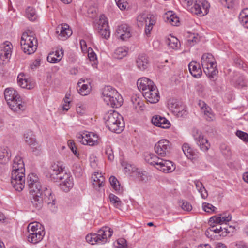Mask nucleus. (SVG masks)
I'll list each match as a JSON object with an SVG mask.
<instances>
[{
    "label": "nucleus",
    "mask_w": 248,
    "mask_h": 248,
    "mask_svg": "<svg viewBox=\"0 0 248 248\" xmlns=\"http://www.w3.org/2000/svg\"><path fill=\"white\" fill-rule=\"evenodd\" d=\"M189 70L191 75L195 78H199L202 74V71L199 63L191 62L188 65Z\"/></svg>",
    "instance_id": "31"
},
{
    "label": "nucleus",
    "mask_w": 248,
    "mask_h": 248,
    "mask_svg": "<svg viewBox=\"0 0 248 248\" xmlns=\"http://www.w3.org/2000/svg\"><path fill=\"white\" fill-rule=\"evenodd\" d=\"M223 4L225 5L228 8H231L234 4V0H219Z\"/></svg>",
    "instance_id": "63"
},
{
    "label": "nucleus",
    "mask_w": 248,
    "mask_h": 248,
    "mask_svg": "<svg viewBox=\"0 0 248 248\" xmlns=\"http://www.w3.org/2000/svg\"><path fill=\"white\" fill-rule=\"evenodd\" d=\"M148 59L145 55H140L137 60V65L141 70H144L147 68L148 65Z\"/></svg>",
    "instance_id": "36"
},
{
    "label": "nucleus",
    "mask_w": 248,
    "mask_h": 248,
    "mask_svg": "<svg viewBox=\"0 0 248 248\" xmlns=\"http://www.w3.org/2000/svg\"><path fill=\"white\" fill-rule=\"evenodd\" d=\"M26 16L31 21H34L37 18L36 11L33 7L31 6L26 9Z\"/></svg>",
    "instance_id": "42"
},
{
    "label": "nucleus",
    "mask_w": 248,
    "mask_h": 248,
    "mask_svg": "<svg viewBox=\"0 0 248 248\" xmlns=\"http://www.w3.org/2000/svg\"><path fill=\"white\" fill-rule=\"evenodd\" d=\"M70 96V93H66L65 97L63 98L62 103V107L63 110L67 111L70 108V104L71 102Z\"/></svg>",
    "instance_id": "49"
},
{
    "label": "nucleus",
    "mask_w": 248,
    "mask_h": 248,
    "mask_svg": "<svg viewBox=\"0 0 248 248\" xmlns=\"http://www.w3.org/2000/svg\"><path fill=\"white\" fill-rule=\"evenodd\" d=\"M133 107L138 111H141L144 108V102L142 99L136 95L133 96L131 98Z\"/></svg>",
    "instance_id": "35"
},
{
    "label": "nucleus",
    "mask_w": 248,
    "mask_h": 248,
    "mask_svg": "<svg viewBox=\"0 0 248 248\" xmlns=\"http://www.w3.org/2000/svg\"><path fill=\"white\" fill-rule=\"evenodd\" d=\"M220 227H215L213 225L211 227L208 228L205 232L207 237L210 239H214L218 236L220 232Z\"/></svg>",
    "instance_id": "37"
},
{
    "label": "nucleus",
    "mask_w": 248,
    "mask_h": 248,
    "mask_svg": "<svg viewBox=\"0 0 248 248\" xmlns=\"http://www.w3.org/2000/svg\"><path fill=\"white\" fill-rule=\"evenodd\" d=\"M236 135L244 141H248V134L241 131H237Z\"/></svg>",
    "instance_id": "62"
},
{
    "label": "nucleus",
    "mask_w": 248,
    "mask_h": 248,
    "mask_svg": "<svg viewBox=\"0 0 248 248\" xmlns=\"http://www.w3.org/2000/svg\"><path fill=\"white\" fill-rule=\"evenodd\" d=\"M201 62L204 73L209 78H213L217 74V63L212 54L209 53L203 54Z\"/></svg>",
    "instance_id": "5"
},
{
    "label": "nucleus",
    "mask_w": 248,
    "mask_h": 248,
    "mask_svg": "<svg viewBox=\"0 0 248 248\" xmlns=\"http://www.w3.org/2000/svg\"><path fill=\"white\" fill-rule=\"evenodd\" d=\"M128 51V48L125 46L118 47L114 51V57L116 59H122L127 55Z\"/></svg>",
    "instance_id": "38"
},
{
    "label": "nucleus",
    "mask_w": 248,
    "mask_h": 248,
    "mask_svg": "<svg viewBox=\"0 0 248 248\" xmlns=\"http://www.w3.org/2000/svg\"><path fill=\"white\" fill-rule=\"evenodd\" d=\"M239 18L241 23L244 21L247 22V20L248 19V8H245L241 12Z\"/></svg>",
    "instance_id": "57"
},
{
    "label": "nucleus",
    "mask_w": 248,
    "mask_h": 248,
    "mask_svg": "<svg viewBox=\"0 0 248 248\" xmlns=\"http://www.w3.org/2000/svg\"><path fill=\"white\" fill-rule=\"evenodd\" d=\"M110 202L116 207H119L121 206V202L120 199L113 194L109 195Z\"/></svg>",
    "instance_id": "55"
},
{
    "label": "nucleus",
    "mask_w": 248,
    "mask_h": 248,
    "mask_svg": "<svg viewBox=\"0 0 248 248\" xmlns=\"http://www.w3.org/2000/svg\"><path fill=\"white\" fill-rule=\"evenodd\" d=\"M171 148V143L166 139L160 140L155 146V153L162 157H164L169 154Z\"/></svg>",
    "instance_id": "11"
},
{
    "label": "nucleus",
    "mask_w": 248,
    "mask_h": 248,
    "mask_svg": "<svg viewBox=\"0 0 248 248\" xmlns=\"http://www.w3.org/2000/svg\"><path fill=\"white\" fill-rule=\"evenodd\" d=\"M77 138L79 141L84 145L95 146L99 144L101 139L99 136L93 132L83 131L77 135Z\"/></svg>",
    "instance_id": "6"
},
{
    "label": "nucleus",
    "mask_w": 248,
    "mask_h": 248,
    "mask_svg": "<svg viewBox=\"0 0 248 248\" xmlns=\"http://www.w3.org/2000/svg\"><path fill=\"white\" fill-rule=\"evenodd\" d=\"M7 104L11 109L15 112L23 111L26 108V104L23 101L20 95L18 98H15Z\"/></svg>",
    "instance_id": "17"
},
{
    "label": "nucleus",
    "mask_w": 248,
    "mask_h": 248,
    "mask_svg": "<svg viewBox=\"0 0 248 248\" xmlns=\"http://www.w3.org/2000/svg\"><path fill=\"white\" fill-rule=\"evenodd\" d=\"M153 157L156 160V161L151 162V163L155 164V168L158 170L164 173H170L175 170V165L172 161L160 159L156 156H154Z\"/></svg>",
    "instance_id": "7"
},
{
    "label": "nucleus",
    "mask_w": 248,
    "mask_h": 248,
    "mask_svg": "<svg viewBox=\"0 0 248 248\" xmlns=\"http://www.w3.org/2000/svg\"><path fill=\"white\" fill-rule=\"evenodd\" d=\"M10 157L8 149L6 148L0 149V162L1 163L7 162Z\"/></svg>",
    "instance_id": "46"
},
{
    "label": "nucleus",
    "mask_w": 248,
    "mask_h": 248,
    "mask_svg": "<svg viewBox=\"0 0 248 248\" xmlns=\"http://www.w3.org/2000/svg\"><path fill=\"white\" fill-rule=\"evenodd\" d=\"M27 182L29 186L33 185V184H34L36 183H40L38 176L36 174L33 173H31L29 174Z\"/></svg>",
    "instance_id": "54"
},
{
    "label": "nucleus",
    "mask_w": 248,
    "mask_h": 248,
    "mask_svg": "<svg viewBox=\"0 0 248 248\" xmlns=\"http://www.w3.org/2000/svg\"><path fill=\"white\" fill-rule=\"evenodd\" d=\"M24 137L25 142L31 147L33 151L40 149V145L36 141L31 131H28L25 133Z\"/></svg>",
    "instance_id": "22"
},
{
    "label": "nucleus",
    "mask_w": 248,
    "mask_h": 248,
    "mask_svg": "<svg viewBox=\"0 0 248 248\" xmlns=\"http://www.w3.org/2000/svg\"><path fill=\"white\" fill-rule=\"evenodd\" d=\"M86 241L91 245L99 243L96 233L88 234L86 237Z\"/></svg>",
    "instance_id": "50"
},
{
    "label": "nucleus",
    "mask_w": 248,
    "mask_h": 248,
    "mask_svg": "<svg viewBox=\"0 0 248 248\" xmlns=\"http://www.w3.org/2000/svg\"><path fill=\"white\" fill-rule=\"evenodd\" d=\"M41 193L35 194L32 195L33 200L32 202L36 207L40 206L43 202V198L41 197Z\"/></svg>",
    "instance_id": "51"
},
{
    "label": "nucleus",
    "mask_w": 248,
    "mask_h": 248,
    "mask_svg": "<svg viewBox=\"0 0 248 248\" xmlns=\"http://www.w3.org/2000/svg\"><path fill=\"white\" fill-rule=\"evenodd\" d=\"M152 123L155 126L167 129L170 127V123L165 117L155 116L152 119Z\"/></svg>",
    "instance_id": "25"
},
{
    "label": "nucleus",
    "mask_w": 248,
    "mask_h": 248,
    "mask_svg": "<svg viewBox=\"0 0 248 248\" xmlns=\"http://www.w3.org/2000/svg\"><path fill=\"white\" fill-rule=\"evenodd\" d=\"M209 3L205 0H197L189 11L191 13L202 16L207 14L209 9Z\"/></svg>",
    "instance_id": "8"
},
{
    "label": "nucleus",
    "mask_w": 248,
    "mask_h": 248,
    "mask_svg": "<svg viewBox=\"0 0 248 248\" xmlns=\"http://www.w3.org/2000/svg\"><path fill=\"white\" fill-rule=\"evenodd\" d=\"M77 89L82 95H88L91 90V82L88 79H80L78 83Z\"/></svg>",
    "instance_id": "21"
},
{
    "label": "nucleus",
    "mask_w": 248,
    "mask_h": 248,
    "mask_svg": "<svg viewBox=\"0 0 248 248\" xmlns=\"http://www.w3.org/2000/svg\"><path fill=\"white\" fill-rule=\"evenodd\" d=\"M91 182L93 187L97 189L104 186L105 178L101 173L95 172L92 175Z\"/></svg>",
    "instance_id": "27"
},
{
    "label": "nucleus",
    "mask_w": 248,
    "mask_h": 248,
    "mask_svg": "<svg viewBox=\"0 0 248 248\" xmlns=\"http://www.w3.org/2000/svg\"><path fill=\"white\" fill-rule=\"evenodd\" d=\"M137 20L139 26H143L144 24L147 25L149 22H151V24H155L156 18L153 15L141 14L137 16Z\"/></svg>",
    "instance_id": "24"
},
{
    "label": "nucleus",
    "mask_w": 248,
    "mask_h": 248,
    "mask_svg": "<svg viewBox=\"0 0 248 248\" xmlns=\"http://www.w3.org/2000/svg\"><path fill=\"white\" fill-rule=\"evenodd\" d=\"M25 171L24 163L22 158L19 156H16L14 160L12 172H25Z\"/></svg>",
    "instance_id": "30"
},
{
    "label": "nucleus",
    "mask_w": 248,
    "mask_h": 248,
    "mask_svg": "<svg viewBox=\"0 0 248 248\" xmlns=\"http://www.w3.org/2000/svg\"><path fill=\"white\" fill-rule=\"evenodd\" d=\"M182 149L185 155L189 159H192L195 155V153L188 144H184Z\"/></svg>",
    "instance_id": "41"
},
{
    "label": "nucleus",
    "mask_w": 248,
    "mask_h": 248,
    "mask_svg": "<svg viewBox=\"0 0 248 248\" xmlns=\"http://www.w3.org/2000/svg\"><path fill=\"white\" fill-rule=\"evenodd\" d=\"M63 169L64 167L62 165L54 163L48 169V174L50 177L54 178L55 176H57L62 172Z\"/></svg>",
    "instance_id": "34"
},
{
    "label": "nucleus",
    "mask_w": 248,
    "mask_h": 248,
    "mask_svg": "<svg viewBox=\"0 0 248 248\" xmlns=\"http://www.w3.org/2000/svg\"><path fill=\"white\" fill-rule=\"evenodd\" d=\"M63 56V51L62 49H57L49 53L47 60V61L51 63H56L59 62Z\"/></svg>",
    "instance_id": "28"
},
{
    "label": "nucleus",
    "mask_w": 248,
    "mask_h": 248,
    "mask_svg": "<svg viewBox=\"0 0 248 248\" xmlns=\"http://www.w3.org/2000/svg\"><path fill=\"white\" fill-rule=\"evenodd\" d=\"M118 7L121 10H127L131 7L130 4L126 0H115Z\"/></svg>",
    "instance_id": "47"
},
{
    "label": "nucleus",
    "mask_w": 248,
    "mask_h": 248,
    "mask_svg": "<svg viewBox=\"0 0 248 248\" xmlns=\"http://www.w3.org/2000/svg\"><path fill=\"white\" fill-rule=\"evenodd\" d=\"M28 235L27 240L29 242L36 244L42 241L45 231L43 225L38 222H33L29 224L27 227Z\"/></svg>",
    "instance_id": "3"
},
{
    "label": "nucleus",
    "mask_w": 248,
    "mask_h": 248,
    "mask_svg": "<svg viewBox=\"0 0 248 248\" xmlns=\"http://www.w3.org/2000/svg\"><path fill=\"white\" fill-rule=\"evenodd\" d=\"M205 118L208 121H211L215 119V115L210 107H206L203 112Z\"/></svg>",
    "instance_id": "52"
},
{
    "label": "nucleus",
    "mask_w": 248,
    "mask_h": 248,
    "mask_svg": "<svg viewBox=\"0 0 248 248\" xmlns=\"http://www.w3.org/2000/svg\"><path fill=\"white\" fill-rule=\"evenodd\" d=\"M137 85L138 89L142 92L143 94L145 92L156 86L151 80L145 77L139 78L137 81Z\"/></svg>",
    "instance_id": "13"
},
{
    "label": "nucleus",
    "mask_w": 248,
    "mask_h": 248,
    "mask_svg": "<svg viewBox=\"0 0 248 248\" xmlns=\"http://www.w3.org/2000/svg\"><path fill=\"white\" fill-rule=\"evenodd\" d=\"M143 95L147 101L151 103L158 102L160 98L159 93L156 86L145 92Z\"/></svg>",
    "instance_id": "20"
},
{
    "label": "nucleus",
    "mask_w": 248,
    "mask_h": 248,
    "mask_svg": "<svg viewBox=\"0 0 248 248\" xmlns=\"http://www.w3.org/2000/svg\"><path fill=\"white\" fill-rule=\"evenodd\" d=\"M25 172H14L11 173V184L18 191H22L25 187Z\"/></svg>",
    "instance_id": "9"
},
{
    "label": "nucleus",
    "mask_w": 248,
    "mask_h": 248,
    "mask_svg": "<svg viewBox=\"0 0 248 248\" xmlns=\"http://www.w3.org/2000/svg\"><path fill=\"white\" fill-rule=\"evenodd\" d=\"M17 80L18 85L22 88L31 89L34 87V83L24 73H20Z\"/></svg>",
    "instance_id": "16"
},
{
    "label": "nucleus",
    "mask_w": 248,
    "mask_h": 248,
    "mask_svg": "<svg viewBox=\"0 0 248 248\" xmlns=\"http://www.w3.org/2000/svg\"><path fill=\"white\" fill-rule=\"evenodd\" d=\"M57 33L62 39H66L72 34V31L67 24H62L57 28Z\"/></svg>",
    "instance_id": "23"
},
{
    "label": "nucleus",
    "mask_w": 248,
    "mask_h": 248,
    "mask_svg": "<svg viewBox=\"0 0 248 248\" xmlns=\"http://www.w3.org/2000/svg\"><path fill=\"white\" fill-rule=\"evenodd\" d=\"M202 208L205 212L209 214H214L217 212V208L209 203H203Z\"/></svg>",
    "instance_id": "44"
},
{
    "label": "nucleus",
    "mask_w": 248,
    "mask_h": 248,
    "mask_svg": "<svg viewBox=\"0 0 248 248\" xmlns=\"http://www.w3.org/2000/svg\"><path fill=\"white\" fill-rule=\"evenodd\" d=\"M19 96V94L14 88H8L5 90L4 97L7 103L15 98H18Z\"/></svg>",
    "instance_id": "32"
},
{
    "label": "nucleus",
    "mask_w": 248,
    "mask_h": 248,
    "mask_svg": "<svg viewBox=\"0 0 248 248\" xmlns=\"http://www.w3.org/2000/svg\"><path fill=\"white\" fill-rule=\"evenodd\" d=\"M115 34L118 39L127 41L132 36L131 30L127 25L122 24L117 28Z\"/></svg>",
    "instance_id": "12"
},
{
    "label": "nucleus",
    "mask_w": 248,
    "mask_h": 248,
    "mask_svg": "<svg viewBox=\"0 0 248 248\" xmlns=\"http://www.w3.org/2000/svg\"><path fill=\"white\" fill-rule=\"evenodd\" d=\"M115 247L118 248H126V241L124 238H119L114 243Z\"/></svg>",
    "instance_id": "58"
},
{
    "label": "nucleus",
    "mask_w": 248,
    "mask_h": 248,
    "mask_svg": "<svg viewBox=\"0 0 248 248\" xmlns=\"http://www.w3.org/2000/svg\"><path fill=\"white\" fill-rule=\"evenodd\" d=\"M124 171L126 173L131 174L133 176L138 177L140 180L144 179V174L140 170L136 168L135 166L130 164H126L124 167Z\"/></svg>",
    "instance_id": "26"
},
{
    "label": "nucleus",
    "mask_w": 248,
    "mask_h": 248,
    "mask_svg": "<svg viewBox=\"0 0 248 248\" xmlns=\"http://www.w3.org/2000/svg\"><path fill=\"white\" fill-rule=\"evenodd\" d=\"M109 182L112 187L116 191L122 192L123 188L121 186L119 181L114 176H111L109 178Z\"/></svg>",
    "instance_id": "43"
},
{
    "label": "nucleus",
    "mask_w": 248,
    "mask_h": 248,
    "mask_svg": "<svg viewBox=\"0 0 248 248\" xmlns=\"http://www.w3.org/2000/svg\"><path fill=\"white\" fill-rule=\"evenodd\" d=\"M87 52L88 53V57L89 60L93 62L92 64L96 65L97 62V56L93 50L91 48L89 47Z\"/></svg>",
    "instance_id": "53"
},
{
    "label": "nucleus",
    "mask_w": 248,
    "mask_h": 248,
    "mask_svg": "<svg viewBox=\"0 0 248 248\" xmlns=\"http://www.w3.org/2000/svg\"><path fill=\"white\" fill-rule=\"evenodd\" d=\"M198 144L201 150L207 151L210 147V144L207 140L204 138L202 135H200L198 138Z\"/></svg>",
    "instance_id": "39"
},
{
    "label": "nucleus",
    "mask_w": 248,
    "mask_h": 248,
    "mask_svg": "<svg viewBox=\"0 0 248 248\" xmlns=\"http://www.w3.org/2000/svg\"><path fill=\"white\" fill-rule=\"evenodd\" d=\"M107 127L111 131L120 133L124 127V122L122 116L114 110L108 111L104 117Z\"/></svg>",
    "instance_id": "1"
},
{
    "label": "nucleus",
    "mask_w": 248,
    "mask_h": 248,
    "mask_svg": "<svg viewBox=\"0 0 248 248\" xmlns=\"http://www.w3.org/2000/svg\"><path fill=\"white\" fill-rule=\"evenodd\" d=\"M61 180L60 186L61 189L65 192L69 191L73 186V179L68 173H65L62 177H59Z\"/></svg>",
    "instance_id": "15"
},
{
    "label": "nucleus",
    "mask_w": 248,
    "mask_h": 248,
    "mask_svg": "<svg viewBox=\"0 0 248 248\" xmlns=\"http://www.w3.org/2000/svg\"><path fill=\"white\" fill-rule=\"evenodd\" d=\"M233 228L231 226L228 228H223L220 227V232L218 236L220 237H226L228 234L232 232Z\"/></svg>",
    "instance_id": "56"
},
{
    "label": "nucleus",
    "mask_w": 248,
    "mask_h": 248,
    "mask_svg": "<svg viewBox=\"0 0 248 248\" xmlns=\"http://www.w3.org/2000/svg\"><path fill=\"white\" fill-rule=\"evenodd\" d=\"M12 49L11 42L6 41L0 46V60L3 62L8 61L10 58Z\"/></svg>",
    "instance_id": "14"
},
{
    "label": "nucleus",
    "mask_w": 248,
    "mask_h": 248,
    "mask_svg": "<svg viewBox=\"0 0 248 248\" xmlns=\"http://www.w3.org/2000/svg\"><path fill=\"white\" fill-rule=\"evenodd\" d=\"M183 6L186 8L188 10H190V7H192L197 0H181Z\"/></svg>",
    "instance_id": "60"
},
{
    "label": "nucleus",
    "mask_w": 248,
    "mask_h": 248,
    "mask_svg": "<svg viewBox=\"0 0 248 248\" xmlns=\"http://www.w3.org/2000/svg\"><path fill=\"white\" fill-rule=\"evenodd\" d=\"M76 109L78 115L81 116L85 115L87 110V102L82 101L78 103L76 105Z\"/></svg>",
    "instance_id": "40"
},
{
    "label": "nucleus",
    "mask_w": 248,
    "mask_h": 248,
    "mask_svg": "<svg viewBox=\"0 0 248 248\" xmlns=\"http://www.w3.org/2000/svg\"><path fill=\"white\" fill-rule=\"evenodd\" d=\"M166 43L170 48L177 49L180 46L178 39L174 36L169 35L166 39Z\"/></svg>",
    "instance_id": "33"
},
{
    "label": "nucleus",
    "mask_w": 248,
    "mask_h": 248,
    "mask_svg": "<svg viewBox=\"0 0 248 248\" xmlns=\"http://www.w3.org/2000/svg\"><path fill=\"white\" fill-rule=\"evenodd\" d=\"M102 95L104 100L107 104L113 108H118L123 103V99L122 96L115 89L110 86L104 88Z\"/></svg>",
    "instance_id": "4"
},
{
    "label": "nucleus",
    "mask_w": 248,
    "mask_h": 248,
    "mask_svg": "<svg viewBox=\"0 0 248 248\" xmlns=\"http://www.w3.org/2000/svg\"><path fill=\"white\" fill-rule=\"evenodd\" d=\"M97 28L98 33L101 37L106 39L109 38L110 31L107 17L104 15H101L97 22Z\"/></svg>",
    "instance_id": "10"
},
{
    "label": "nucleus",
    "mask_w": 248,
    "mask_h": 248,
    "mask_svg": "<svg viewBox=\"0 0 248 248\" xmlns=\"http://www.w3.org/2000/svg\"><path fill=\"white\" fill-rule=\"evenodd\" d=\"M30 192L32 195L35 194H40L41 193V186L40 183L33 184V185L29 186Z\"/></svg>",
    "instance_id": "48"
},
{
    "label": "nucleus",
    "mask_w": 248,
    "mask_h": 248,
    "mask_svg": "<svg viewBox=\"0 0 248 248\" xmlns=\"http://www.w3.org/2000/svg\"><path fill=\"white\" fill-rule=\"evenodd\" d=\"M232 218V216L230 214H220L210 217L209 220V223L211 226L214 223L221 224L231 221Z\"/></svg>",
    "instance_id": "18"
},
{
    "label": "nucleus",
    "mask_w": 248,
    "mask_h": 248,
    "mask_svg": "<svg viewBox=\"0 0 248 248\" xmlns=\"http://www.w3.org/2000/svg\"><path fill=\"white\" fill-rule=\"evenodd\" d=\"M171 110L174 113H176L178 116H182L186 113V110H184V107L181 105H178L177 104H173L170 108Z\"/></svg>",
    "instance_id": "45"
},
{
    "label": "nucleus",
    "mask_w": 248,
    "mask_h": 248,
    "mask_svg": "<svg viewBox=\"0 0 248 248\" xmlns=\"http://www.w3.org/2000/svg\"><path fill=\"white\" fill-rule=\"evenodd\" d=\"M165 21L172 26H178L180 24L179 17L172 11H168L164 15Z\"/></svg>",
    "instance_id": "29"
},
{
    "label": "nucleus",
    "mask_w": 248,
    "mask_h": 248,
    "mask_svg": "<svg viewBox=\"0 0 248 248\" xmlns=\"http://www.w3.org/2000/svg\"><path fill=\"white\" fill-rule=\"evenodd\" d=\"M154 156H156V155H153V154H149V155H147L146 156L145 159L149 164H150L151 165H154V166H155V164L151 163V162H153L154 161L155 162L156 161H155L156 160L153 157Z\"/></svg>",
    "instance_id": "64"
},
{
    "label": "nucleus",
    "mask_w": 248,
    "mask_h": 248,
    "mask_svg": "<svg viewBox=\"0 0 248 248\" xmlns=\"http://www.w3.org/2000/svg\"><path fill=\"white\" fill-rule=\"evenodd\" d=\"M20 45L23 52L30 55L34 53L37 48V39L33 32L30 31L24 32L21 38Z\"/></svg>",
    "instance_id": "2"
},
{
    "label": "nucleus",
    "mask_w": 248,
    "mask_h": 248,
    "mask_svg": "<svg viewBox=\"0 0 248 248\" xmlns=\"http://www.w3.org/2000/svg\"><path fill=\"white\" fill-rule=\"evenodd\" d=\"M181 203H182V204H180V206L184 210L190 211L192 210V207L191 205L187 202L182 201Z\"/></svg>",
    "instance_id": "61"
},
{
    "label": "nucleus",
    "mask_w": 248,
    "mask_h": 248,
    "mask_svg": "<svg viewBox=\"0 0 248 248\" xmlns=\"http://www.w3.org/2000/svg\"><path fill=\"white\" fill-rule=\"evenodd\" d=\"M68 146L74 155L77 157H79V154L77 152V148L75 146V143L73 140H69L67 142Z\"/></svg>",
    "instance_id": "59"
},
{
    "label": "nucleus",
    "mask_w": 248,
    "mask_h": 248,
    "mask_svg": "<svg viewBox=\"0 0 248 248\" xmlns=\"http://www.w3.org/2000/svg\"><path fill=\"white\" fill-rule=\"evenodd\" d=\"M113 234L112 230L108 227H103L96 233L99 243H106Z\"/></svg>",
    "instance_id": "19"
}]
</instances>
